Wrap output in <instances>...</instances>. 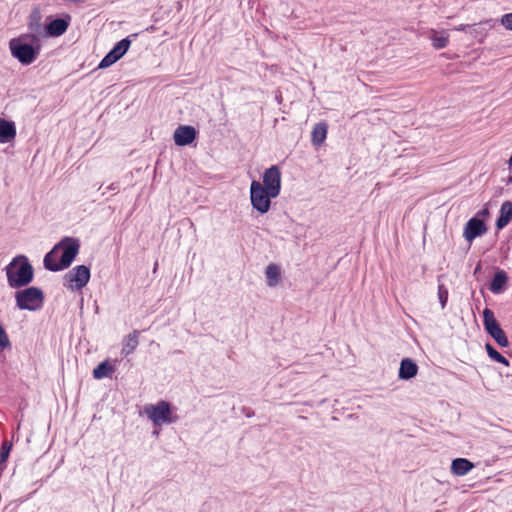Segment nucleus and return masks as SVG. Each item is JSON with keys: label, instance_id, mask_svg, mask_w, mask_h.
Wrapping results in <instances>:
<instances>
[{"label": "nucleus", "instance_id": "9b49d317", "mask_svg": "<svg viewBox=\"0 0 512 512\" xmlns=\"http://www.w3.org/2000/svg\"><path fill=\"white\" fill-rule=\"evenodd\" d=\"M71 22V16L69 14H63L61 17L51 19L44 26V34L47 37H59L63 35Z\"/></svg>", "mask_w": 512, "mask_h": 512}, {"label": "nucleus", "instance_id": "c756f323", "mask_svg": "<svg viewBox=\"0 0 512 512\" xmlns=\"http://www.w3.org/2000/svg\"><path fill=\"white\" fill-rule=\"evenodd\" d=\"M119 189H120V185L118 182H113L109 186L106 187V191L118 192Z\"/></svg>", "mask_w": 512, "mask_h": 512}, {"label": "nucleus", "instance_id": "aec40b11", "mask_svg": "<svg viewBox=\"0 0 512 512\" xmlns=\"http://www.w3.org/2000/svg\"><path fill=\"white\" fill-rule=\"evenodd\" d=\"M429 39L432 42V46L437 50L446 48L449 44V34L446 30H442L439 33L435 29H431L429 32Z\"/></svg>", "mask_w": 512, "mask_h": 512}, {"label": "nucleus", "instance_id": "f8f14e48", "mask_svg": "<svg viewBox=\"0 0 512 512\" xmlns=\"http://www.w3.org/2000/svg\"><path fill=\"white\" fill-rule=\"evenodd\" d=\"M197 136V131L193 126L180 125L174 131L173 139L177 146L190 145Z\"/></svg>", "mask_w": 512, "mask_h": 512}, {"label": "nucleus", "instance_id": "9d476101", "mask_svg": "<svg viewBox=\"0 0 512 512\" xmlns=\"http://www.w3.org/2000/svg\"><path fill=\"white\" fill-rule=\"evenodd\" d=\"M486 232L487 226L484 219L474 216L466 222L463 237L466 241L471 243L474 239L484 235Z\"/></svg>", "mask_w": 512, "mask_h": 512}, {"label": "nucleus", "instance_id": "f03ea898", "mask_svg": "<svg viewBox=\"0 0 512 512\" xmlns=\"http://www.w3.org/2000/svg\"><path fill=\"white\" fill-rule=\"evenodd\" d=\"M11 55L23 65H30L38 57L40 39L34 34H22L9 41Z\"/></svg>", "mask_w": 512, "mask_h": 512}, {"label": "nucleus", "instance_id": "b1692460", "mask_svg": "<svg viewBox=\"0 0 512 512\" xmlns=\"http://www.w3.org/2000/svg\"><path fill=\"white\" fill-rule=\"evenodd\" d=\"M130 45H131V41H130L129 37L123 38L122 40H120L119 42H117L115 44V46L110 50V52L115 55L117 60H119L128 51Z\"/></svg>", "mask_w": 512, "mask_h": 512}, {"label": "nucleus", "instance_id": "dca6fc26", "mask_svg": "<svg viewBox=\"0 0 512 512\" xmlns=\"http://www.w3.org/2000/svg\"><path fill=\"white\" fill-rule=\"evenodd\" d=\"M512 220V202L504 201L500 207L499 216L496 219V228L502 230Z\"/></svg>", "mask_w": 512, "mask_h": 512}, {"label": "nucleus", "instance_id": "2f4dec72", "mask_svg": "<svg viewBox=\"0 0 512 512\" xmlns=\"http://www.w3.org/2000/svg\"><path fill=\"white\" fill-rule=\"evenodd\" d=\"M508 171H509V174H508V177L505 182H506V185H512V169L508 168Z\"/></svg>", "mask_w": 512, "mask_h": 512}, {"label": "nucleus", "instance_id": "f704fd0d", "mask_svg": "<svg viewBox=\"0 0 512 512\" xmlns=\"http://www.w3.org/2000/svg\"><path fill=\"white\" fill-rule=\"evenodd\" d=\"M507 166H508V168L512 169V154L510 155L509 159L507 160Z\"/></svg>", "mask_w": 512, "mask_h": 512}, {"label": "nucleus", "instance_id": "6e6552de", "mask_svg": "<svg viewBox=\"0 0 512 512\" xmlns=\"http://www.w3.org/2000/svg\"><path fill=\"white\" fill-rule=\"evenodd\" d=\"M483 324L486 332L501 347H507L509 342L503 329L495 319L494 313L489 308L483 310Z\"/></svg>", "mask_w": 512, "mask_h": 512}, {"label": "nucleus", "instance_id": "72a5a7b5", "mask_svg": "<svg viewBox=\"0 0 512 512\" xmlns=\"http://www.w3.org/2000/svg\"><path fill=\"white\" fill-rule=\"evenodd\" d=\"M481 269H482V263L479 261V262L477 263V265H476L475 269H474L473 274H474V275L478 274V273L481 271Z\"/></svg>", "mask_w": 512, "mask_h": 512}, {"label": "nucleus", "instance_id": "5701e85b", "mask_svg": "<svg viewBox=\"0 0 512 512\" xmlns=\"http://www.w3.org/2000/svg\"><path fill=\"white\" fill-rule=\"evenodd\" d=\"M114 371L115 368L108 361H103L94 368L93 377L95 379H103L105 377H109Z\"/></svg>", "mask_w": 512, "mask_h": 512}, {"label": "nucleus", "instance_id": "423d86ee", "mask_svg": "<svg viewBox=\"0 0 512 512\" xmlns=\"http://www.w3.org/2000/svg\"><path fill=\"white\" fill-rule=\"evenodd\" d=\"M145 413L154 425L171 424L179 420L177 415L172 414L171 404L164 400L145 406Z\"/></svg>", "mask_w": 512, "mask_h": 512}, {"label": "nucleus", "instance_id": "4be33fe9", "mask_svg": "<svg viewBox=\"0 0 512 512\" xmlns=\"http://www.w3.org/2000/svg\"><path fill=\"white\" fill-rule=\"evenodd\" d=\"M265 275L267 279V285L269 287H275L279 284L281 269L277 264L271 263L266 267Z\"/></svg>", "mask_w": 512, "mask_h": 512}, {"label": "nucleus", "instance_id": "2eb2a0df", "mask_svg": "<svg viewBox=\"0 0 512 512\" xmlns=\"http://www.w3.org/2000/svg\"><path fill=\"white\" fill-rule=\"evenodd\" d=\"M418 373L417 364L410 358H404L400 362L398 377L402 380H410Z\"/></svg>", "mask_w": 512, "mask_h": 512}, {"label": "nucleus", "instance_id": "f257e3e1", "mask_svg": "<svg viewBox=\"0 0 512 512\" xmlns=\"http://www.w3.org/2000/svg\"><path fill=\"white\" fill-rule=\"evenodd\" d=\"M80 241L65 236L44 256L45 269L58 272L68 268L79 253Z\"/></svg>", "mask_w": 512, "mask_h": 512}, {"label": "nucleus", "instance_id": "bb28decb", "mask_svg": "<svg viewBox=\"0 0 512 512\" xmlns=\"http://www.w3.org/2000/svg\"><path fill=\"white\" fill-rule=\"evenodd\" d=\"M438 298L442 308H445L448 300V290L444 284L438 286Z\"/></svg>", "mask_w": 512, "mask_h": 512}, {"label": "nucleus", "instance_id": "f3484780", "mask_svg": "<svg viewBox=\"0 0 512 512\" xmlns=\"http://www.w3.org/2000/svg\"><path fill=\"white\" fill-rule=\"evenodd\" d=\"M16 127L14 122L0 118V143H8L15 139Z\"/></svg>", "mask_w": 512, "mask_h": 512}, {"label": "nucleus", "instance_id": "c85d7f7f", "mask_svg": "<svg viewBox=\"0 0 512 512\" xmlns=\"http://www.w3.org/2000/svg\"><path fill=\"white\" fill-rule=\"evenodd\" d=\"M501 23L506 29L512 30V13L504 14L501 18Z\"/></svg>", "mask_w": 512, "mask_h": 512}, {"label": "nucleus", "instance_id": "a211bd4d", "mask_svg": "<svg viewBox=\"0 0 512 512\" xmlns=\"http://www.w3.org/2000/svg\"><path fill=\"white\" fill-rule=\"evenodd\" d=\"M474 468V464L466 458H456L451 463V472L456 476H464Z\"/></svg>", "mask_w": 512, "mask_h": 512}, {"label": "nucleus", "instance_id": "a878e982", "mask_svg": "<svg viewBox=\"0 0 512 512\" xmlns=\"http://www.w3.org/2000/svg\"><path fill=\"white\" fill-rule=\"evenodd\" d=\"M118 60L117 58L115 57L114 54H112L110 51L104 56V58L100 61L99 65H98V68L99 69H104V68H108L110 67L111 65H113L114 63H116Z\"/></svg>", "mask_w": 512, "mask_h": 512}, {"label": "nucleus", "instance_id": "412c9836", "mask_svg": "<svg viewBox=\"0 0 512 512\" xmlns=\"http://www.w3.org/2000/svg\"><path fill=\"white\" fill-rule=\"evenodd\" d=\"M328 125L326 122L317 123L311 132V142L314 146H320L327 137Z\"/></svg>", "mask_w": 512, "mask_h": 512}, {"label": "nucleus", "instance_id": "4468645a", "mask_svg": "<svg viewBox=\"0 0 512 512\" xmlns=\"http://www.w3.org/2000/svg\"><path fill=\"white\" fill-rule=\"evenodd\" d=\"M28 29L31 31L30 34L36 36L43 34L44 26L42 25V13L38 7L32 9L28 17Z\"/></svg>", "mask_w": 512, "mask_h": 512}, {"label": "nucleus", "instance_id": "20e7f679", "mask_svg": "<svg viewBox=\"0 0 512 512\" xmlns=\"http://www.w3.org/2000/svg\"><path fill=\"white\" fill-rule=\"evenodd\" d=\"M16 306L20 310L36 311L39 310L44 303L43 291L35 286L26 287L15 292Z\"/></svg>", "mask_w": 512, "mask_h": 512}, {"label": "nucleus", "instance_id": "1a4fd4ad", "mask_svg": "<svg viewBox=\"0 0 512 512\" xmlns=\"http://www.w3.org/2000/svg\"><path fill=\"white\" fill-rule=\"evenodd\" d=\"M262 178L263 187L279 196L281 192L280 168L277 165H272L264 171Z\"/></svg>", "mask_w": 512, "mask_h": 512}, {"label": "nucleus", "instance_id": "39448f33", "mask_svg": "<svg viewBox=\"0 0 512 512\" xmlns=\"http://www.w3.org/2000/svg\"><path fill=\"white\" fill-rule=\"evenodd\" d=\"M278 197L275 193L265 189L258 180L250 184V202L254 210L260 214H266L271 207V199Z\"/></svg>", "mask_w": 512, "mask_h": 512}, {"label": "nucleus", "instance_id": "473e14b6", "mask_svg": "<svg viewBox=\"0 0 512 512\" xmlns=\"http://www.w3.org/2000/svg\"><path fill=\"white\" fill-rule=\"evenodd\" d=\"M467 28H469V25L460 24V25L456 26L454 29L456 31H466Z\"/></svg>", "mask_w": 512, "mask_h": 512}, {"label": "nucleus", "instance_id": "ddd939ff", "mask_svg": "<svg viewBox=\"0 0 512 512\" xmlns=\"http://www.w3.org/2000/svg\"><path fill=\"white\" fill-rule=\"evenodd\" d=\"M508 280V274L504 270L496 268L494 276L489 285V290L493 294L502 293L507 286Z\"/></svg>", "mask_w": 512, "mask_h": 512}, {"label": "nucleus", "instance_id": "6ab92c4d", "mask_svg": "<svg viewBox=\"0 0 512 512\" xmlns=\"http://www.w3.org/2000/svg\"><path fill=\"white\" fill-rule=\"evenodd\" d=\"M139 344V331L134 330L129 333L124 339L122 343L121 354L124 356H128L132 354Z\"/></svg>", "mask_w": 512, "mask_h": 512}, {"label": "nucleus", "instance_id": "cd10ccee", "mask_svg": "<svg viewBox=\"0 0 512 512\" xmlns=\"http://www.w3.org/2000/svg\"><path fill=\"white\" fill-rule=\"evenodd\" d=\"M8 347H10V341L3 325L0 323V351Z\"/></svg>", "mask_w": 512, "mask_h": 512}, {"label": "nucleus", "instance_id": "7ed1b4c3", "mask_svg": "<svg viewBox=\"0 0 512 512\" xmlns=\"http://www.w3.org/2000/svg\"><path fill=\"white\" fill-rule=\"evenodd\" d=\"M7 282L10 288L19 289L33 281L34 269L28 258L18 255L5 267Z\"/></svg>", "mask_w": 512, "mask_h": 512}, {"label": "nucleus", "instance_id": "393cba45", "mask_svg": "<svg viewBox=\"0 0 512 512\" xmlns=\"http://www.w3.org/2000/svg\"><path fill=\"white\" fill-rule=\"evenodd\" d=\"M485 348H486L488 356L492 360H494L498 363L504 364L506 366H509L508 359L505 358L501 353H499L491 344L487 343Z\"/></svg>", "mask_w": 512, "mask_h": 512}, {"label": "nucleus", "instance_id": "0eeeda50", "mask_svg": "<svg viewBox=\"0 0 512 512\" xmlns=\"http://www.w3.org/2000/svg\"><path fill=\"white\" fill-rule=\"evenodd\" d=\"M90 269L85 265H78L69 270L63 277L65 286L70 290H81L90 280Z\"/></svg>", "mask_w": 512, "mask_h": 512}, {"label": "nucleus", "instance_id": "7c9ffc66", "mask_svg": "<svg viewBox=\"0 0 512 512\" xmlns=\"http://www.w3.org/2000/svg\"><path fill=\"white\" fill-rule=\"evenodd\" d=\"M488 215H489L488 209L484 208V209L480 210L475 216H478L479 218L483 219L484 217H486Z\"/></svg>", "mask_w": 512, "mask_h": 512}]
</instances>
